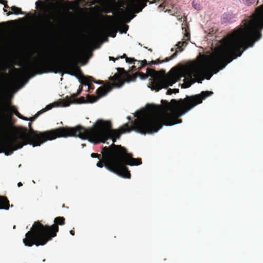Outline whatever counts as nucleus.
<instances>
[{
    "label": "nucleus",
    "instance_id": "1",
    "mask_svg": "<svg viewBox=\"0 0 263 263\" xmlns=\"http://www.w3.org/2000/svg\"><path fill=\"white\" fill-rule=\"evenodd\" d=\"M31 125V123H29L28 129L24 127L18 129L20 138L23 142L14 137L0 139V153L9 156L25 145L30 144L33 147L40 146L47 141L59 137H78L82 139H88L95 144L104 143L111 139L115 143L121 134L133 130V125L129 126L128 123L124 124L118 129H112L110 121L102 120H98L92 127L87 129L78 125L75 127L66 126L42 132L34 130Z\"/></svg>",
    "mask_w": 263,
    "mask_h": 263
},
{
    "label": "nucleus",
    "instance_id": "2",
    "mask_svg": "<svg viewBox=\"0 0 263 263\" xmlns=\"http://www.w3.org/2000/svg\"><path fill=\"white\" fill-rule=\"evenodd\" d=\"M102 160L97 163L99 167L105 166L108 171L125 178H130L131 175L127 165H139L142 164L141 158H134L131 153L120 145L112 143L109 147H103Z\"/></svg>",
    "mask_w": 263,
    "mask_h": 263
},
{
    "label": "nucleus",
    "instance_id": "3",
    "mask_svg": "<svg viewBox=\"0 0 263 263\" xmlns=\"http://www.w3.org/2000/svg\"><path fill=\"white\" fill-rule=\"evenodd\" d=\"M23 68L27 71L34 72L35 74L64 72L71 76H77V74L81 72L80 68L77 65V58L73 55L68 60L60 62L36 59L25 65Z\"/></svg>",
    "mask_w": 263,
    "mask_h": 263
},
{
    "label": "nucleus",
    "instance_id": "4",
    "mask_svg": "<svg viewBox=\"0 0 263 263\" xmlns=\"http://www.w3.org/2000/svg\"><path fill=\"white\" fill-rule=\"evenodd\" d=\"M54 224L51 226L44 225L40 221H35L30 231L26 234L23 239L25 246L31 247L44 246L57 236L59 232V225L65 224V219L63 217H57L54 219Z\"/></svg>",
    "mask_w": 263,
    "mask_h": 263
},
{
    "label": "nucleus",
    "instance_id": "5",
    "mask_svg": "<svg viewBox=\"0 0 263 263\" xmlns=\"http://www.w3.org/2000/svg\"><path fill=\"white\" fill-rule=\"evenodd\" d=\"M163 71H156L150 68H147L146 73L139 72L140 78L145 80L151 77L152 78L149 87L152 90L158 91L163 88H167L169 86H172L179 79L178 74L175 72L168 77L164 76Z\"/></svg>",
    "mask_w": 263,
    "mask_h": 263
},
{
    "label": "nucleus",
    "instance_id": "6",
    "mask_svg": "<svg viewBox=\"0 0 263 263\" xmlns=\"http://www.w3.org/2000/svg\"><path fill=\"white\" fill-rule=\"evenodd\" d=\"M160 0H127L123 3L121 7L125 8H119L118 12L120 14H133L134 13H139L146 6V3H156Z\"/></svg>",
    "mask_w": 263,
    "mask_h": 263
},
{
    "label": "nucleus",
    "instance_id": "7",
    "mask_svg": "<svg viewBox=\"0 0 263 263\" xmlns=\"http://www.w3.org/2000/svg\"><path fill=\"white\" fill-rule=\"evenodd\" d=\"M97 100L98 98L96 96L90 95H87V100H86L84 97H81L78 99H73L71 98V99L67 97L66 99L60 100L59 102H57L58 103L55 105H58V106L61 107H66L72 103L82 104L86 103H93L97 101Z\"/></svg>",
    "mask_w": 263,
    "mask_h": 263
},
{
    "label": "nucleus",
    "instance_id": "8",
    "mask_svg": "<svg viewBox=\"0 0 263 263\" xmlns=\"http://www.w3.org/2000/svg\"><path fill=\"white\" fill-rule=\"evenodd\" d=\"M57 103H58L57 102H54L53 103H51V104H50L47 105L45 108H43L42 110L37 112V113H36L34 116L29 118L28 121H29L30 122L34 121L42 113L51 109L53 107L58 106V105H55Z\"/></svg>",
    "mask_w": 263,
    "mask_h": 263
},
{
    "label": "nucleus",
    "instance_id": "9",
    "mask_svg": "<svg viewBox=\"0 0 263 263\" xmlns=\"http://www.w3.org/2000/svg\"><path fill=\"white\" fill-rule=\"evenodd\" d=\"M111 89L112 86L109 84L107 85L99 87L97 90V93L99 97H101L106 95Z\"/></svg>",
    "mask_w": 263,
    "mask_h": 263
},
{
    "label": "nucleus",
    "instance_id": "10",
    "mask_svg": "<svg viewBox=\"0 0 263 263\" xmlns=\"http://www.w3.org/2000/svg\"><path fill=\"white\" fill-rule=\"evenodd\" d=\"M178 52L176 51L174 53L171 57L166 58L164 60H161L160 59H157L156 61H152L150 62L151 64H158L164 62H169L170 60L174 59L177 56Z\"/></svg>",
    "mask_w": 263,
    "mask_h": 263
},
{
    "label": "nucleus",
    "instance_id": "11",
    "mask_svg": "<svg viewBox=\"0 0 263 263\" xmlns=\"http://www.w3.org/2000/svg\"><path fill=\"white\" fill-rule=\"evenodd\" d=\"M110 80L113 82V85L115 86L118 87H121L123 84L121 77L118 74H115L113 77H110Z\"/></svg>",
    "mask_w": 263,
    "mask_h": 263
},
{
    "label": "nucleus",
    "instance_id": "12",
    "mask_svg": "<svg viewBox=\"0 0 263 263\" xmlns=\"http://www.w3.org/2000/svg\"><path fill=\"white\" fill-rule=\"evenodd\" d=\"M91 81H93V78L92 77H85L84 76L81 80H80V82L83 85H88V89H93L94 86L92 84H90L89 82Z\"/></svg>",
    "mask_w": 263,
    "mask_h": 263
},
{
    "label": "nucleus",
    "instance_id": "13",
    "mask_svg": "<svg viewBox=\"0 0 263 263\" xmlns=\"http://www.w3.org/2000/svg\"><path fill=\"white\" fill-rule=\"evenodd\" d=\"M9 201L6 197L0 196V209L8 210Z\"/></svg>",
    "mask_w": 263,
    "mask_h": 263
},
{
    "label": "nucleus",
    "instance_id": "14",
    "mask_svg": "<svg viewBox=\"0 0 263 263\" xmlns=\"http://www.w3.org/2000/svg\"><path fill=\"white\" fill-rule=\"evenodd\" d=\"M9 128L3 122L0 124V136H5L9 133Z\"/></svg>",
    "mask_w": 263,
    "mask_h": 263
},
{
    "label": "nucleus",
    "instance_id": "15",
    "mask_svg": "<svg viewBox=\"0 0 263 263\" xmlns=\"http://www.w3.org/2000/svg\"><path fill=\"white\" fill-rule=\"evenodd\" d=\"M11 9L12 11H9L7 13V15H10L12 14H24V12H23L20 8L17 7L16 6H12L11 7Z\"/></svg>",
    "mask_w": 263,
    "mask_h": 263
},
{
    "label": "nucleus",
    "instance_id": "16",
    "mask_svg": "<svg viewBox=\"0 0 263 263\" xmlns=\"http://www.w3.org/2000/svg\"><path fill=\"white\" fill-rule=\"evenodd\" d=\"M7 111L11 114H14L17 117L21 116V114L17 111L16 108L14 106H8L6 108Z\"/></svg>",
    "mask_w": 263,
    "mask_h": 263
},
{
    "label": "nucleus",
    "instance_id": "17",
    "mask_svg": "<svg viewBox=\"0 0 263 263\" xmlns=\"http://www.w3.org/2000/svg\"><path fill=\"white\" fill-rule=\"evenodd\" d=\"M186 41H182V42H178L177 44L176 45V46L177 47V48L179 50L180 52H182L183 50V48L182 47V46L184 45H187Z\"/></svg>",
    "mask_w": 263,
    "mask_h": 263
},
{
    "label": "nucleus",
    "instance_id": "18",
    "mask_svg": "<svg viewBox=\"0 0 263 263\" xmlns=\"http://www.w3.org/2000/svg\"><path fill=\"white\" fill-rule=\"evenodd\" d=\"M138 62V64H140V66L138 67V70H141V69L144 66L150 64L149 63H148L146 60H144L143 61H137Z\"/></svg>",
    "mask_w": 263,
    "mask_h": 263
},
{
    "label": "nucleus",
    "instance_id": "19",
    "mask_svg": "<svg viewBox=\"0 0 263 263\" xmlns=\"http://www.w3.org/2000/svg\"><path fill=\"white\" fill-rule=\"evenodd\" d=\"M183 39L186 41H189L190 39V33L188 28H185V33L183 36Z\"/></svg>",
    "mask_w": 263,
    "mask_h": 263
},
{
    "label": "nucleus",
    "instance_id": "20",
    "mask_svg": "<svg viewBox=\"0 0 263 263\" xmlns=\"http://www.w3.org/2000/svg\"><path fill=\"white\" fill-rule=\"evenodd\" d=\"M83 90V87L82 86H79V89L78 90V92L77 93H73V95H71V97L73 99H75L78 96H79L80 93L82 92Z\"/></svg>",
    "mask_w": 263,
    "mask_h": 263
},
{
    "label": "nucleus",
    "instance_id": "21",
    "mask_svg": "<svg viewBox=\"0 0 263 263\" xmlns=\"http://www.w3.org/2000/svg\"><path fill=\"white\" fill-rule=\"evenodd\" d=\"M179 92V89L175 88V89H171L170 88L167 90L166 94L167 95H172V93H176Z\"/></svg>",
    "mask_w": 263,
    "mask_h": 263
},
{
    "label": "nucleus",
    "instance_id": "22",
    "mask_svg": "<svg viewBox=\"0 0 263 263\" xmlns=\"http://www.w3.org/2000/svg\"><path fill=\"white\" fill-rule=\"evenodd\" d=\"M125 61L129 64H135V62L137 60L133 58H127Z\"/></svg>",
    "mask_w": 263,
    "mask_h": 263
},
{
    "label": "nucleus",
    "instance_id": "23",
    "mask_svg": "<svg viewBox=\"0 0 263 263\" xmlns=\"http://www.w3.org/2000/svg\"><path fill=\"white\" fill-rule=\"evenodd\" d=\"M91 157L92 158H98V159H100L101 157V155L93 153L91 154Z\"/></svg>",
    "mask_w": 263,
    "mask_h": 263
},
{
    "label": "nucleus",
    "instance_id": "24",
    "mask_svg": "<svg viewBox=\"0 0 263 263\" xmlns=\"http://www.w3.org/2000/svg\"><path fill=\"white\" fill-rule=\"evenodd\" d=\"M117 70L119 72L123 74H127V72L125 70V69L123 68H118Z\"/></svg>",
    "mask_w": 263,
    "mask_h": 263
},
{
    "label": "nucleus",
    "instance_id": "25",
    "mask_svg": "<svg viewBox=\"0 0 263 263\" xmlns=\"http://www.w3.org/2000/svg\"><path fill=\"white\" fill-rule=\"evenodd\" d=\"M161 71H163L164 72V76L165 77H168V76H170V75H171V74H172L173 73H174L175 72H176V73H177L178 74V76H179V79L177 81H179V80H180V76L179 74L177 72H176V71H174V72H172V71H173V69H171V71L170 73V74H168L167 76H165V71H164V70H161Z\"/></svg>",
    "mask_w": 263,
    "mask_h": 263
},
{
    "label": "nucleus",
    "instance_id": "26",
    "mask_svg": "<svg viewBox=\"0 0 263 263\" xmlns=\"http://www.w3.org/2000/svg\"><path fill=\"white\" fill-rule=\"evenodd\" d=\"M19 118L23 119L24 120L28 121V118L27 117H24L21 115V116L18 117Z\"/></svg>",
    "mask_w": 263,
    "mask_h": 263
},
{
    "label": "nucleus",
    "instance_id": "27",
    "mask_svg": "<svg viewBox=\"0 0 263 263\" xmlns=\"http://www.w3.org/2000/svg\"><path fill=\"white\" fill-rule=\"evenodd\" d=\"M119 59V57H117L116 58H115L114 57H109V60H111V61H114V62L117 60H118Z\"/></svg>",
    "mask_w": 263,
    "mask_h": 263
},
{
    "label": "nucleus",
    "instance_id": "28",
    "mask_svg": "<svg viewBox=\"0 0 263 263\" xmlns=\"http://www.w3.org/2000/svg\"><path fill=\"white\" fill-rule=\"evenodd\" d=\"M4 7H5V8H4V11L5 12H7V10L6 9V8H9H9H10L9 7V6L8 5L7 3H6V4L4 5Z\"/></svg>",
    "mask_w": 263,
    "mask_h": 263
},
{
    "label": "nucleus",
    "instance_id": "29",
    "mask_svg": "<svg viewBox=\"0 0 263 263\" xmlns=\"http://www.w3.org/2000/svg\"><path fill=\"white\" fill-rule=\"evenodd\" d=\"M137 70H138V68L136 67V66L133 65V66H132V67H131V70L132 71H136Z\"/></svg>",
    "mask_w": 263,
    "mask_h": 263
},
{
    "label": "nucleus",
    "instance_id": "30",
    "mask_svg": "<svg viewBox=\"0 0 263 263\" xmlns=\"http://www.w3.org/2000/svg\"><path fill=\"white\" fill-rule=\"evenodd\" d=\"M119 57V58H122V59L125 58V60L127 58H128L127 57L126 54H125V53H124L122 56H120V57Z\"/></svg>",
    "mask_w": 263,
    "mask_h": 263
},
{
    "label": "nucleus",
    "instance_id": "31",
    "mask_svg": "<svg viewBox=\"0 0 263 263\" xmlns=\"http://www.w3.org/2000/svg\"><path fill=\"white\" fill-rule=\"evenodd\" d=\"M0 3L5 5L6 3H7V2L6 0H0Z\"/></svg>",
    "mask_w": 263,
    "mask_h": 263
},
{
    "label": "nucleus",
    "instance_id": "32",
    "mask_svg": "<svg viewBox=\"0 0 263 263\" xmlns=\"http://www.w3.org/2000/svg\"><path fill=\"white\" fill-rule=\"evenodd\" d=\"M70 234L72 235H74V230H70Z\"/></svg>",
    "mask_w": 263,
    "mask_h": 263
},
{
    "label": "nucleus",
    "instance_id": "33",
    "mask_svg": "<svg viewBox=\"0 0 263 263\" xmlns=\"http://www.w3.org/2000/svg\"><path fill=\"white\" fill-rule=\"evenodd\" d=\"M23 185V184L22 183V182H20L17 183V186L18 187H21Z\"/></svg>",
    "mask_w": 263,
    "mask_h": 263
},
{
    "label": "nucleus",
    "instance_id": "34",
    "mask_svg": "<svg viewBox=\"0 0 263 263\" xmlns=\"http://www.w3.org/2000/svg\"><path fill=\"white\" fill-rule=\"evenodd\" d=\"M127 26H125V30L124 31H123L124 33H126L127 30Z\"/></svg>",
    "mask_w": 263,
    "mask_h": 263
},
{
    "label": "nucleus",
    "instance_id": "35",
    "mask_svg": "<svg viewBox=\"0 0 263 263\" xmlns=\"http://www.w3.org/2000/svg\"><path fill=\"white\" fill-rule=\"evenodd\" d=\"M116 35V32H114L113 35H111L112 37H115Z\"/></svg>",
    "mask_w": 263,
    "mask_h": 263
},
{
    "label": "nucleus",
    "instance_id": "36",
    "mask_svg": "<svg viewBox=\"0 0 263 263\" xmlns=\"http://www.w3.org/2000/svg\"><path fill=\"white\" fill-rule=\"evenodd\" d=\"M93 82H95V83H97L98 84H102L103 83V81H100L99 82H96V81H95L94 80L93 81Z\"/></svg>",
    "mask_w": 263,
    "mask_h": 263
},
{
    "label": "nucleus",
    "instance_id": "37",
    "mask_svg": "<svg viewBox=\"0 0 263 263\" xmlns=\"http://www.w3.org/2000/svg\"><path fill=\"white\" fill-rule=\"evenodd\" d=\"M58 55H59V57H61V55H62L61 52H59Z\"/></svg>",
    "mask_w": 263,
    "mask_h": 263
},
{
    "label": "nucleus",
    "instance_id": "38",
    "mask_svg": "<svg viewBox=\"0 0 263 263\" xmlns=\"http://www.w3.org/2000/svg\"><path fill=\"white\" fill-rule=\"evenodd\" d=\"M174 50H175V49H174V48H172L171 49V51L172 52H173V51H174Z\"/></svg>",
    "mask_w": 263,
    "mask_h": 263
},
{
    "label": "nucleus",
    "instance_id": "39",
    "mask_svg": "<svg viewBox=\"0 0 263 263\" xmlns=\"http://www.w3.org/2000/svg\"><path fill=\"white\" fill-rule=\"evenodd\" d=\"M203 80V78L202 79H201L200 81H197V82L199 83H201V80Z\"/></svg>",
    "mask_w": 263,
    "mask_h": 263
},
{
    "label": "nucleus",
    "instance_id": "40",
    "mask_svg": "<svg viewBox=\"0 0 263 263\" xmlns=\"http://www.w3.org/2000/svg\"><path fill=\"white\" fill-rule=\"evenodd\" d=\"M127 119L129 120V119H130V117H127Z\"/></svg>",
    "mask_w": 263,
    "mask_h": 263
}]
</instances>
